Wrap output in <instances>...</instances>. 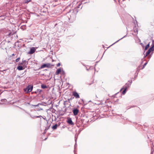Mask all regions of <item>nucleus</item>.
<instances>
[{
    "mask_svg": "<svg viewBox=\"0 0 154 154\" xmlns=\"http://www.w3.org/2000/svg\"><path fill=\"white\" fill-rule=\"evenodd\" d=\"M76 143H75V148L76 147Z\"/></svg>",
    "mask_w": 154,
    "mask_h": 154,
    "instance_id": "obj_28",
    "label": "nucleus"
},
{
    "mask_svg": "<svg viewBox=\"0 0 154 154\" xmlns=\"http://www.w3.org/2000/svg\"><path fill=\"white\" fill-rule=\"evenodd\" d=\"M20 57H18L17 58L16 60V62H18L19 60H20Z\"/></svg>",
    "mask_w": 154,
    "mask_h": 154,
    "instance_id": "obj_17",
    "label": "nucleus"
},
{
    "mask_svg": "<svg viewBox=\"0 0 154 154\" xmlns=\"http://www.w3.org/2000/svg\"><path fill=\"white\" fill-rule=\"evenodd\" d=\"M41 91V90H39V92H40Z\"/></svg>",
    "mask_w": 154,
    "mask_h": 154,
    "instance_id": "obj_31",
    "label": "nucleus"
},
{
    "mask_svg": "<svg viewBox=\"0 0 154 154\" xmlns=\"http://www.w3.org/2000/svg\"><path fill=\"white\" fill-rule=\"evenodd\" d=\"M146 56H146V55L145 56H144V58H145V57H146Z\"/></svg>",
    "mask_w": 154,
    "mask_h": 154,
    "instance_id": "obj_30",
    "label": "nucleus"
},
{
    "mask_svg": "<svg viewBox=\"0 0 154 154\" xmlns=\"http://www.w3.org/2000/svg\"><path fill=\"white\" fill-rule=\"evenodd\" d=\"M47 138H45V139L44 140H45L47 139Z\"/></svg>",
    "mask_w": 154,
    "mask_h": 154,
    "instance_id": "obj_35",
    "label": "nucleus"
},
{
    "mask_svg": "<svg viewBox=\"0 0 154 154\" xmlns=\"http://www.w3.org/2000/svg\"><path fill=\"white\" fill-rule=\"evenodd\" d=\"M31 117L33 118H38V116H34L33 115H31Z\"/></svg>",
    "mask_w": 154,
    "mask_h": 154,
    "instance_id": "obj_16",
    "label": "nucleus"
},
{
    "mask_svg": "<svg viewBox=\"0 0 154 154\" xmlns=\"http://www.w3.org/2000/svg\"><path fill=\"white\" fill-rule=\"evenodd\" d=\"M154 50L153 49V47H151L148 50V51L146 53V56L148 55L151 51H152Z\"/></svg>",
    "mask_w": 154,
    "mask_h": 154,
    "instance_id": "obj_3",
    "label": "nucleus"
},
{
    "mask_svg": "<svg viewBox=\"0 0 154 154\" xmlns=\"http://www.w3.org/2000/svg\"><path fill=\"white\" fill-rule=\"evenodd\" d=\"M126 35H125V36H124L122 38H120V39H119V40H118L117 41H116V42H115L112 45H114V44H115V43H116V42H118L119 40H121L123 38L126 37Z\"/></svg>",
    "mask_w": 154,
    "mask_h": 154,
    "instance_id": "obj_15",
    "label": "nucleus"
},
{
    "mask_svg": "<svg viewBox=\"0 0 154 154\" xmlns=\"http://www.w3.org/2000/svg\"><path fill=\"white\" fill-rule=\"evenodd\" d=\"M31 0H25V2L26 3H28Z\"/></svg>",
    "mask_w": 154,
    "mask_h": 154,
    "instance_id": "obj_18",
    "label": "nucleus"
},
{
    "mask_svg": "<svg viewBox=\"0 0 154 154\" xmlns=\"http://www.w3.org/2000/svg\"><path fill=\"white\" fill-rule=\"evenodd\" d=\"M11 32H8V36L11 35Z\"/></svg>",
    "mask_w": 154,
    "mask_h": 154,
    "instance_id": "obj_20",
    "label": "nucleus"
},
{
    "mask_svg": "<svg viewBox=\"0 0 154 154\" xmlns=\"http://www.w3.org/2000/svg\"><path fill=\"white\" fill-rule=\"evenodd\" d=\"M149 43H148L146 45V46L145 48V50H146L148 48H149Z\"/></svg>",
    "mask_w": 154,
    "mask_h": 154,
    "instance_id": "obj_14",
    "label": "nucleus"
},
{
    "mask_svg": "<svg viewBox=\"0 0 154 154\" xmlns=\"http://www.w3.org/2000/svg\"><path fill=\"white\" fill-rule=\"evenodd\" d=\"M33 86L30 85H28L26 88L23 89L24 91L26 93H28L31 91L32 89Z\"/></svg>",
    "mask_w": 154,
    "mask_h": 154,
    "instance_id": "obj_1",
    "label": "nucleus"
},
{
    "mask_svg": "<svg viewBox=\"0 0 154 154\" xmlns=\"http://www.w3.org/2000/svg\"><path fill=\"white\" fill-rule=\"evenodd\" d=\"M67 122L69 125H74V124L72 121V119L71 118H68Z\"/></svg>",
    "mask_w": 154,
    "mask_h": 154,
    "instance_id": "obj_6",
    "label": "nucleus"
},
{
    "mask_svg": "<svg viewBox=\"0 0 154 154\" xmlns=\"http://www.w3.org/2000/svg\"><path fill=\"white\" fill-rule=\"evenodd\" d=\"M134 32H138V30H137V29H135V30H134Z\"/></svg>",
    "mask_w": 154,
    "mask_h": 154,
    "instance_id": "obj_24",
    "label": "nucleus"
},
{
    "mask_svg": "<svg viewBox=\"0 0 154 154\" xmlns=\"http://www.w3.org/2000/svg\"><path fill=\"white\" fill-rule=\"evenodd\" d=\"M154 151V149L152 148L151 149V154H152L153 152Z\"/></svg>",
    "mask_w": 154,
    "mask_h": 154,
    "instance_id": "obj_23",
    "label": "nucleus"
},
{
    "mask_svg": "<svg viewBox=\"0 0 154 154\" xmlns=\"http://www.w3.org/2000/svg\"><path fill=\"white\" fill-rule=\"evenodd\" d=\"M61 72V69L60 68H59L57 69L56 72V74L57 75L59 74Z\"/></svg>",
    "mask_w": 154,
    "mask_h": 154,
    "instance_id": "obj_10",
    "label": "nucleus"
},
{
    "mask_svg": "<svg viewBox=\"0 0 154 154\" xmlns=\"http://www.w3.org/2000/svg\"><path fill=\"white\" fill-rule=\"evenodd\" d=\"M25 68L24 67L20 66H19L17 67V69L19 70H21Z\"/></svg>",
    "mask_w": 154,
    "mask_h": 154,
    "instance_id": "obj_8",
    "label": "nucleus"
},
{
    "mask_svg": "<svg viewBox=\"0 0 154 154\" xmlns=\"http://www.w3.org/2000/svg\"><path fill=\"white\" fill-rule=\"evenodd\" d=\"M75 142H76V139H75Z\"/></svg>",
    "mask_w": 154,
    "mask_h": 154,
    "instance_id": "obj_34",
    "label": "nucleus"
},
{
    "mask_svg": "<svg viewBox=\"0 0 154 154\" xmlns=\"http://www.w3.org/2000/svg\"><path fill=\"white\" fill-rule=\"evenodd\" d=\"M25 27V26H21V28H22V27Z\"/></svg>",
    "mask_w": 154,
    "mask_h": 154,
    "instance_id": "obj_33",
    "label": "nucleus"
},
{
    "mask_svg": "<svg viewBox=\"0 0 154 154\" xmlns=\"http://www.w3.org/2000/svg\"><path fill=\"white\" fill-rule=\"evenodd\" d=\"M127 88V86L125 87L124 89V90L122 92V94H125V93L126 92V91Z\"/></svg>",
    "mask_w": 154,
    "mask_h": 154,
    "instance_id": "obj_12",
    "label": "nucleus"
},
{
    "mask_svg": "<svg viewBox=\"0 0 154 154\" xmlns=\"http://www.w3.org/2000/svg\"><path fill=\"white\" fill-rule=\"evenodd\" d=\"M80 5H79V6Z\"/></svg>",
    "mask_w": 154,
    "mask_h": 154,
    "instance_id": "obj_36",
    "label": "nucleus"
},
{
    "mask_svg": "<svg viewBox=\"0 0 154 154\" xmlns=\"http://www.w3.org/2000/svg\"><path fill=\"white\" fill-rule=\"evenodd\" d=\"M72 94L76 98H78L80 97L78 93L76 91L73 92Z\"/></svg>",
    "mask_w": 154,
    "mask_h": 154,
    "instance_id": "obj_5",
    "label": "nucleus"
},
{
    "mask_svg": "<svg viewBox=\"0 0 154 154\" xmlns=\"http://www.w3.org/2000/svg\"><path fill=\"white\" fill-rule=\"evenodd\" d=\"M41 88L43 89L47 88V86L43 84H41Z\"/></svg>",
    "mask_w": 154,
    "mask_h": 154,
    "instance_id": "obj_13",
    "label": "nucleus"
},
{
    "mask_svg": "<svg viewBox=\"0 0 154 154\" xmlns=\"http://www.w3.org/2000/svg\"><path fill=\"white\" fill-rule=\"evenodd\" d=\"M131 83H132V81H131V82H130V84H126V85H128V87H129L130 86V85H131Z\"/></svg>",
    "mask_w": 154,
    "mask_h": 154,
    "instance_id": "obj_19",
    "label": "nucleus"
},
{
    "mask_svg": "<svg viewBox=\"0 0 154 154\" xmlns=\"http://www.w3.org/2000/svg\"><path fill=\"white\" fill-rule=\"evenodd\" d=\"M57 124H56L52 127V129L53 130H55L57 128Z\"/></svg>",
    "mask_w": 154,
    "mask_h": 154,
    "instance_id": "obj_11",
    "label": "nucleus"
},
{
    "mask_svg": "<svg viewBox=\"0 0 154 154\" xmlns=\"http://www.w3.org/2000/svg\"><path fill=\"white\" fill-rule=\"evenodd\" d=\"M41 117H42L41 116H39V117L40 118Z\"/></svg>",
    "mask_w": 154,
    "mask_h": 154,
    "instance_id": "obj_32",
    "label": "nucleus"
},
{
    "mask_svg": "<svg viewBox=\"0 0 154 154\" xmlns=\"http://www.w3.org/2000/svg\"><path fill=\"white\" fill-rule=\"evenodd\" d=\"M36 113H37V112H36L35 111H34V112H33V113H34V114H35Z\"/></svg>",
    "mask_w": 154,
    "mask_h": 154,
    "instance_id": "obj_26",
    "label": "nucleus"
},
{
    "mask_svg": "<svg viewBox=\"0 0 154 154\" xmlns=\"http://www.w3.org/2000/svg\"><path fill=\"white\" fill-rule=\"evenodd\" d=\"M23 64V63H20V65H22V64Z\"/></svg>",
    "mask_w": 154,
    "mask_h": 154,
    "instance_id": "obj_29",
    "label": "nucleus"
},
{
    "mask_svg": "<svg viewBox=\"0 0 154 154\" xmlns=\"http://www.w3.org/2000/svg\"><path fill=\"white\" fill-rule=\"evenodd\" d=\"M60 65V63H58L57 65V66L58 67Z\"/></svg>",
    "mask_w": 154,
    "mask_h": 154,
    "instance_id": "obj_22",
    "label": "nucleus"
},
{
    "mask_svg": "<svg viewBox=\"0 0 154 154\" xmlns=\"http://www.w3.org/2000/svg\"><path fill=\"white\" fill-rule=\"evenodd\" d=\"M72 111L74 116H75L78 114L79 110L77 108H75L73 109Z\"/></svg>",
    "mask_w": 154,
    "mask_h": 154,
    "instance_id": "obj_4",
    "label": "nucleus"
},
{
    "mask_svg": "<svg viewBox=\"0 0 154 154\" xmlns=\"http://www.w3.org/2000/svg\"><path fill=\"white\" fill-rule=\"evenodd\" d=\"M54 65H52L49 63H45L42 65L40 67L41 69H42L45 67L51 68L52 66H54Z\"/></svg>",
    "mask_w": 154,
    "mask_h": 154,
    "instance_id": "obj_2",
    "label": "nucleus"
},
{
    "mask_svg": "<svg viewBox=\"0 0 154 154\" xmlns=\"http://www.w3.org/2000/svg\"><path fill=\"white\" fill-rule=\"evenodd\" d=\"M38 106V104L36 105H34L35 106Z\"/></svg>",
    "mask_w": 154,
    "mask_h": 154,
    "instance_id": "obj_27",
    "label": "nucleus"
},
{
    "mask_svg": "<svg viewBox=\"0 0 154 154\" xmlns=\"http://www.w3.org/2000/svg\"><path fill=\"white\" fill-rule=\"evenodd\" d=\"M35 50V48H32L30 49V51L29 52V54H32L34 52Z\"/></svg>",
    "mask_w": 154,
    "mask_h": 154,
    "instance_id": "obj_7",
    "label": "nucleus"
},
{
    "mask_svg": "<svg viewBox=\"0 0 154 154\" xmlns=\"http://www.w3.org/2000/svg\"><path fill=\"white\" fill-rule=\"evenodd\" d=\"M47 129H45V131H44V134H45L46 133V131L47 130Z\"/></svg>",
    "mask_w": 154,
    "mask_h": 154,
    "instance_id": "obj_25",
    "label": "nucleus"
},
{
    "mask_svg": "<svg viewBox=\"0 0 154 154\" xmlns=\"http://www.w3.org/2000/svg\"><path fill=\"white\" fill-rule=\"evenodd\" d=\"M23 63H24L23 67H24V68H26L27 67V65L28 64L26 60H24L23 61Z\"/></svg>",
    "mask_w": 154,
    "mask_h": 154,
    "instance_id": "obj_9",
    "label": "nucleus"
},
{
    "mask_svg": "<svg viewBox=\"0 0 154 154\" xmlns=\"http://www.w3.org/2000/svg\"><path fill=\"white\" fill-rule=\"evenodd\" d=\"M147 62H146V63H145L143 65V67L142 68V69L144 68V67L147 64Z\"/></svg>",
    "mask_w": 154,
    "mask_h": 154,
    "instance_id": "obj_21",
    "label": "nucleus"
},
{
    "mask_svg": "<svg viewBox=\"0 0 154 154\" xmlns=\"http://www.w3.org/2000/svg\"><path fill=\"white\" fill-rule=\"evenodd\" d=\"M12 55H14V54H12Z\"/></svg>",
    "mask_w": 154,
    "mask_h": 154,
    "instance_id": "obj_37",
    "label": "nucleus"
}]
</instances>
